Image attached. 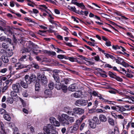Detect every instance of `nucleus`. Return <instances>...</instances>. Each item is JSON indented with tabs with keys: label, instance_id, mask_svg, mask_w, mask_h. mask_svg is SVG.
<instances>
[{
	"label": "nucleus",
	"instance_id": "obj_1",
	"mask_svg": "<svg viewBox=\"0 0 134 134\" xmlns=\"http://www.w3.org/2000/svg\"><path fill=\"white\" fill-rule=\"evenodd\" d=\"M44 134H58L56 127L53 124H48L43 127Z\"/></svg>",
	"mask_w": 134,
	"mask_h": 134
},
{
	"label": "nucleus",
	"instance_id": "obj_2",
	"mask_svg": "<svg viewBox=\"0 0 134 134\" xmlns=\"http://www.w3.org/2000/svg\"><path fill=\"white\" fill-rule=\"evenodd\" d=\"M69 116L65 114H63L61 116L58 117L59 120L62 122L63 125L65 126V125H69L70 124L69 122L67 120Z\"/></svg>",
	"mask_w": 134,
	"mask_h": 134
},
{
	"label": "nucleus",
	"instance_id": "obj_3",
	"mask_svg": "<svg viewBox=\"0 0 134 134\" xmlns=\"http://www.w3.org/2000/svg\"><path fill=\"white\" fill-rule=\"evenodd\" d=\"M36 76L33 74H31L30 76L28 75H26L25 76V79L26 82L27 83L29 84L36 81Z\"/></svg>",
	"mask_w": 134,
	"mask_h": 134
},
{
	"label": "nucleus",
	"instance_id": "obj_4",
	"mask_svg": "<svg viewBox=\"0 0 134 134\" xmlns=\"http://www.w3.org/2000/svg\"><path fill=\"white\" fill-rule=\"evenodd\" d=\"M12 88L14 91L11 92L10 94L12 96H14L13 94L14 92L17 93L19 92V90L21 88V87L19 83H16L12 85Z\"/></svg>",
	"mask_w": 134,
	"mask_h": 134
},
{
	"label": "nucleus",
	"instance_id": "obj_5",
	"mask_svg": "<svg viewBox=\"0 0 134 134\" xmlns=\"http://www.w3.org/2000/svg\"><path fill=\"white\" fill-rule=\"evenodd\" d=\"M87 103V101L83 99L77 100L75 103V105L79 107L85 106Z\"/></svg>",
	"mask_w": 134,
	"mask_h": 134
},
{
	"label": "nucleus",
	"instance_id": "obj_6",
	"mask_svg": "<svg viewBox=\"0 0 134 134\" xmlns=\"http://www.w3.org/2000/svg\"><path fill=\"white\" fill-rule=\"evenodd\" d=\"M79 126L77 124H75L73 126L69 127L68 128L69 132L71 133H74L77 131Z\"/></svg>",
	"mask_w": 134,
	"mask_h": 134
},
{
	"label": "nucleus",
	"instance_id": "obj_7",
	"mask_svg": "<svg viewBox=\"0 0 134 134\" xmlns=\"http://www.w3.org/2000/svg\"><path fill=\"white\" fill-rule=\"evenodd\" d=\"M73 110L75 113L78 114H81L84 112V110L83 109L79 108H74Z\"/></svg>",
	"mask_w": 134,
	"mask_h": 134
},
{
	"label": "nucleus",
	"instance_id": "obj_8",
	"mask_svg": "<svg viewBox=\"0 0 134 134\" xmlns=\"http://www.w3.org/2000/svg\"><path fill=\"white\" fill-rule=\"evenodd\" d=\"M38 8L42 12L45 11L46 13H47V10H49L47 7L44 4L39 5Z\"/></svg>",
	"mask_w": 134,
	"mask_h": 134
},
{
	"label": "nucleus",
	"instance_id": "obj_9",
	"mask_svg": "<svg viewBox=\"0 0 134 134\" xmlns=\"http://www.w3.org/2000/svg\"><path fill=\"white\" fill-rule=\"evenodd\" d=\"M78 88V87L75 84H72L69 86L68 88V90L71 91H76Z\"/></svg>",
	"mask_w": 134,
	"mask_h": 134
},
{
	"label": "nucleus",
	"instance_id": "obj_10",
	"mask_svg": "<svg viewBox=\"0 0 134 134\" xmlns=\"http://www.w3.org/2000/svg\"><path fill=\"white\" fill-rule=\"evenodd\" d=\"M78 58H77L71 57H68V58H66V59H68L72 62H76L79 64H81V62L78 60Z\"/></svg>",
	"mask_w": 134,
	"mask_h": 134
},
{
	"label": "nucleus",
	"instance_id": "obj_11",
	"mask_svg": "<svg viewBox=\"0 0 134 134\" xmlns=\"http://www.w3.org/2000/svg\"><path fill=\"white\" fill-rule=\"evenodd\" d=\"M82 95V92L80 91H79L74 93L73 96L75 97L79 98Z\"/></svg>",
	"mask_w": 134,
	"mask_h": 134
},
{
	"label": "nucleus",
	"instance_id": "obj_12",
	"mask_svg": "<svg viewBox=\"0 0 134 134\" xmlns=\"http://www.w3.org/2000/svg\"><path fill=\"white\" fill-rule=\"evenodd\" d=\"M16 70H19L21 69L24 68V65H23L19 63H16L14 66Z\"/></svg>",
	"mask_w": 134,
	"mask_h": 134
},
{
	"label": "nucleus",
	"instance_id": "obj_13",
	"mask_svg": "<svg viewBox=\"0 0 134 134\" xmlns=\"http://www.w3.org/2000/svg\"><path fill=\"white\" fill-rule=\"evenodd\" d=\"M99 119L100 121L103 122H106L107 120V118L104 115L101 114L99 116Z\"/></svg>",
	"mask_w": 134,
	"mask_h": 134
},
{
	"label": "nucleus",
	"instance_id": "obj_14",
	"mask_svg": "<svg viewBox=\"0 0 134 134\" xmlns=\"http://www.w3.org/2000/svg\"><path fill=\"white\" fill-rule=\"evenodd\" d=\"M76 13L81 15H85L86 16H87L88 14V12L87 11H83L82 10L80 11L77 10Z\"/></svg>",
	"mask_w": 134,
	"mask_h": 134
},
{
	"label": "nucleus",
	"instance_id": "obj_15",
	"mask_svg": "<svg viewBox=\"0 0 134 134\" xmlns=\"http://www.w3.org/2000/svg\"><path fill=\"white\" fill-rule=\"evenodd\" d=\"M41 81L42 83L44 84H45L47 83V79L44 75L41 76Z\"/></svg>",
	"mask_w": 134,
	"mask_h": 134
},
{
	"label": "nucleus",
	"instance_id": "obj_16",
	"mask_svg": "<svg viewBox=\"0 0 134 134\" xmlns=\"http://www.w3.org/2000/svg\"><path fill=\"white\" fill-rule=\"evenodd\" d=\"M88 121L89 122V125L90 127L93 129L95 128L96 126V123L93 122V121L91 120L90 119Z\"/></svg>",
	"mask_w": 134,
	"mask_h": 134
},
{
	"label": "nucleus",
	"instance_id": "obj_17",
	"mask_svg": "<svg viewBox=\"0 0 134 134\" xmlns=\"http://www.w3.org/2000/svg\"><path fill=\"white\" fill-rule=\"evenodd\" d=\"M116 111H120L122 112L126 110V109L124 108L122 106H117Z\"/></svg>",
	"mask_w": 134,
	"mask_h": 134
},
{
	"label": "nucleus",
	"instance_id": "obj_18",
	"mask_svg": "<svg viewBox=\"0 0 134 134\" xmlns=\"http://www.w3.org/2000/svg\"><path fill=\"white\" fill-rule=\"evenodd\" d=\"M53 76H57L58 75H59L60 73H63L62 71L58 70H54L53 71Z\"/></svg>",
	"mask_w": 134,
	"mask_h": 134
},
{
	"label": "nucleus",
	"instance_id": "obj_19",
	"mask_svg": "<svg viewBox=\"0 0 134 134\" xmlns=\"http://www.w3.org/2000/svg\"><path fill=\"white\" fill-rule=\"evenodd\" d=\"M29 84L26 83L25 82H24L23 81H21L20 82V84L21 86L23 87L24 88H27L28 87V84Z\"/></svg>",
	"mask_w": 134,
	"mask_h": 134
},
{
	"label": "nucleus",
	"instance_id": "obj_20",
	"mask_svg": "<svg viewBox=\"0 0 134 134\" xmlns=\"http://www.w3.org/2000/svg\"><path fill=\"white\" fill-rule=\"evenodd\" d=\"M31 64L30 65H31L32 66L34 67L35 68L38 69L39 68V66L35 62L33 61L31 63Z\"/></svg>",
	"mask_w": 134,
	"mask_h": 134
},
{
	"label": "nucleus",
	"instance_id": "obj_21",
	"mask_svg": "<svg viewBox=\"0 0 134 134\" xmlns=\"http://www.w3.org/2000/svg\"><path fill=\"white\" fill-rule=\"evenodd\" d=\"M62 84H61L60 82L56 83L55 85V88L58 90H60L62 88Z\"/></svg>",
	"mask_w": 134,
	"mask_h": 134
},
{
	"label": "nucleus",
	"instance_id": "obj_22",
	"mask_svg": "<svg viewBox=\"0 0 134 134\" xmlns=\"http://www.w3.org/2000/svg\"><path fill=\"white\" fill-rule=\"evenodd\" d=\"M46 53L49 55L53 56L56 55V53L52 51H47Z\"/></svg>",
	"mask_w": 134,
	"mask_h": 134
},
{
	"label": "nucleus",
	"instance_id": "obj_23",
	"mask_svg": "<svg viewBox=\"0 0 134 134\" xmlns=\"http://www.w3.org/2000/svg\"><path fill=\"white\" fill-rule=\"evenodd\" d=\"M68 8L70 10L76 13L77 10H76V9L75 7H72L69 5L68 6Z\"/></svg>",
	"mask_w": 134,
	"mask_h": 134
},
{
	"label": "nucleus",
	"instance_id": "obj_24",
	"mask_svg": "<svg viewBox=\"0 0 134 134\" xmlns=\"http://www.w3.org/2000/svg\"><path fill=\"white\" fill-rule=\"evenodd\" d=\"M2 59L3 62L4 63H7L9 62V59L7 56H2Z\"/></svg>",
	"mask_w": 134,
	"mask_h": 134
},
{
	"label": "nucleus",
	"instance_id": "obj_25",
	"mask_svg": "<svg viewBox=\"0 0 134 134\" xmlns=\"http://www.w3.org/2000/svg\"><path fill=\"white\" fill-rule=\"evenodd\" d=\"M108 121L110 124L112 126L114 125V121L112 118H108Z\"/></svg>",
	"mask_w": 134,
	"mask_h": 134
},
{
	"label": "nucleus",
	"instance_id": "obj_26",
	"mask_svg": "<svg viewBox=\"0 0 134 134\" xmlns=\"http://www.w3.org/2000/svg\"><path fill=\"white\" fill-rule=\"evenodd\" d=\"M76 5L80 8L82 9H86L85 7L82 3H78Z\"/></svg>",
	"mask_w": 134,
	"mask_h": 134
},
{
	"label": "nucleus",
	"instance_id": "obj_27",
	"mask_svg": "<svg viewBox=\"0 0 134 134\" xmlns=\"http://www.w3.org/2000/svg\"><path fill=\"white\" fill-rule=\"evenodd\" d=\"M85 60L87 62V63H86L85 64L87 65H93L95 64V63L92 61L89 60V59L87 58V59H86Z\"/></svg>",
	"mask_w": 134,
	"mask_h": 134
},
{
	"label": "nucleus",
	"instance_id": "obj_28",
	"mask_svg": "<svg viewBox=\"0 0 134 134\" xmlns=\"http://www.w3.org/2000/svg\"><path fill=\"white\" fill-rule=\"evenodd\" d=\"M4 118L8 121H9L11 119V117L10 115L6 114L3 115Z\"/></svg>",
	"mask_w": 134,
	"mask_h": 134
},
{
	"label": "nucleus",
	"instance_id": "obj_29",
	"mask_svg": "<svg viewBox=\"0 0 134 134\" xmlns=\"http://www.w3.org/2000/svg\"><path fill=\"white\" fill-rule=\"evenodd\" d=\"M24 66L25 67L24 68H26L23 70V72H26L27 71L31 68V65H29L27 66Z\"/></svg>",
	"mask_w": 134,
	"mask_h": 134
},
{
	"label": "nucleus",
	"instance_id": "obj_30",
	"mask_svg": "<svg viewBox=\"0 0 134 134\" xmlns=\"http://www.w3.org/2000/svg\"><path fill=\"white\" fill-rule=\"evenodd\" d=\"M108 75L110 77L114 79L116 75V74L110 71L109 72Z\"/></svg>",
	"mask_w": 134,
	"mask_h": 134
},
{
	"label": "nucleus",
	"instance_id": "obj_31",
	"mask_svg": "<svg viewBox=\"0 0 134 134\" xmlns=\"http://www.w3.org/2000/svg\"><path fill=\"white\" fill-rule=\"evenodd\" d=\"M61 89L64 92H66L68 89L67 87L65 85L63 84Z\"/></svg>",
	"mask_w": 134,
	"mask_h": 134
},
{
	"label": "nucleus",
	"instance_id": "obj_32",
	"mask_svg": "<svg viewBox=\"0 0 134 134\" xmlns=\"http://www.w3.org/2000/svg\"><path fill=\"white\" fill-rule=\"evenodd\" d=\"M104 55L107 58H110L113 60L115 59V58L114 56L108 54L104 53Z\"/></svg>",
	"mask_w": 134,
	"mask_h": 134
},
{
	"label": "nucleus",
	"instance_id": "obj_33",
	"mask_svg": "<svg viewBox=\"0 0 134 134\" xmlns=\"http://www.w3.org/2000/svg\"><path fill=\"white\" fill-rule=\"evenodd\" d=\"M53 77L56 82L57 83L60 82L61 81V79H60L59 77L58 76H53Z\"/></svg>",
	"mask_w": 134,
	"mask_h": 134
},
{
	"label": "nucleus",
	"instance_id": "obj_34",
	"mask_svg": "<svg viewBox=\"0 0 134 134\" xmlns=\"http://www.w3.org/2000/svg\"><path fill=\"white\" fill-rule=\"evenodd\" d=\"M94 59L97 62L99 61L101 62L102 63L103 62L100 59L98 55H97L96 56H94Z\"/></svg>",
	"mask_w": 134,
	"mask_h": 134
},
{
	"label": "nucleus",
	"instance_id": "obj_35",
	"mask_svg": "<svg viewBox=\"0 0 134 134\" xmlns=\"http://www.w3.org/2000/svg\"><path fill=\"white\" fill-rule=\"evenodd\" d=\"M40 85L37 82L35 85V90L36 91H38L40 89Z\"/></svg>",
	"mask_w": 134,
	"mask_h": 134
},
{
	"label": "nucleus",
	"instance_id": "obj_36",
	"mask_svg": "<svg viewBox=\"0 0 134 134\" xmlns=\"http://www.w3.org/2000/svg\"><path fill=\"white\" fill-rule=\"evenodd\" d=\"M49 121L51 124H53L56 121V119L53 117H52L49 118Z\"/></svg>",
	"mask_w": 134,
	"mask_h": 134
},
{
	"label": "nucleus",
	"instance_id": "obj_37",
	"mask_svg": "<svg viewBox=\"0 0 134 134\" xmlns=\"http://www.w3.org/2000/svg\"><path fill=\"white\" fill-rule=\"evenodd\" d=\"M54 86V84L53 83L51 82H50L48 85V87L51 90H52Z\"/></svg>",
	"mask_w": 134,
	"mask_h": 134
},
{
	"label": "nucleus",
	"instance_id": "obj_38",
	"mask_svg": "<svg viewBox=\"0 0 134 134\" xmlns=\"http://www.w3.org/2000/svg\"><path fill=\"white\" fill-rule=\"evenodd\" d=\"M7 112L6 110L2 108L0 109V114L4 115L6 114Z\"/></svg>",
	"mask_w": 134,
	"mask_h": 134
},
{
	"label": "nucleus",
	"instance_id": "obj_39",
	"mask_svg": "<svg viewBox=\"0 0 134 134\" xmlns=\"http://www.w3.org/2000/svg\"><path fill=\"white\" fill-rule=\"evenodd\" d=\"M90 120H91L93 121V122H95L96 123L98 121H99L98 118L96 116H94L92 119H91Z\"/></svg>",
	"mask_w": 134,
	"mask_h": 134
},
{
	"label": "nucleus",
	"instance_id": "obj_40",
	"mask_svg": "<svg viewBox=\"0 0 134 134\" xmlns=\"http://www.w3.org/2000/svg\"><path fill=\"white\" fill-rule=\"evenodd\" d=\"M25 20L27 22H31L32 23H34V21H32V19L30 18L27 17H26L24 18Z\"/></svg>",
	"mask_w": 134,
	"mask_h": 134
},
{
	"label": "nucleus",
	"instance_id": "obj_41",
	"mask_svg": "<svg viewBox=\"0 0 134 134\" xmlns=\"http://www.w3.org/2000/svg\"><path fill=\"white\" fill-rule=\"evenodd\" d=\"M67 120L69 121H69L71 123H72L75 120L73 117H69V116L68 118V119H67Z\"/></svg>",
	"mask_w": 134,
	"mask_h": 134
},
{
	"label": "nucleus",
	"instance_id": "obj_42",
	"mask_svg": "<svg viewBox=\"0 0 134 134\" xmlns=\"http://www.w3.org/2000/svg\"><path fill=\"white\" fill-rule=\"evenodd\" d=\"M8 88V86L6 85L4 87H3L2 88V90H1L2 92V93H4L5 92V91L7 90Z\"/></svg>",
	"mask_w": 134,
	"mask_h": 134
},
{
	"label": "nucleus",
	"instance_id": "obj_43",
	"mask_svg": "<svg viewBox=\"0 0 134 134\" xmlns=\"http://www.w3.org/2000/svg\"><path fill=\"white\" fill-rule=\"evenodd\" d=\"M121 17L122 18V20L126 23H127V21H128V18L126 17L125 16H122L121 15H120Z\"/></svg>",
	"mask_w": 134,
	"mask_h": 134
},
{
	"label": "nucleus",
	"instance_id": "obj_44",
	"mask_svg": "<svg viewBox=\"0 0 134 134\" xmlns=\"http://www.w3.org/2000/svg\"><path fill=\"white\" fill-rule=\"evenodd\" d=\"M6 102L8 103L12 104L13 102V99L10 97H9L7 98Z\"/></svg>",
	"mask_w": 134,
	"mask_h": 134
},
{
	"label": "nucleus",
	"instance_id": "obj_45",
	"mask_svg": "<svg viewBox=\"0 0 134 134\" xmlns=\"http://www.w3.org/2000/svg\"><path fill=\"white\" fill-rule=\"evenodd\" d=\"M69 81V79L66 78H64L63 80L61 81V82H64L66 84H68Z\"/></svg>",
	"mask_w": 134,
	"mask_h": 134
},
{
	"label": "nucleus",
	"instance_id": "obj_46",
	"mask_svg": "<svg viewBox=\"0 0 134 134\" xmlns=\"http://www.w3.org/2000/svg\"><path fill=\"white\" fill-rule=\"evenodd\" d=\"M7 28L8 29L7 31V32H8L9 34L12 35L13 33L11 30V29H12V28L9 26H7Z\"/></svg>",
	"mask_w": 134,
	"mask_h": 134
},
{
	"label": "nucleus",
	"instance_id": "obj_47",
	"mask_svg": "<svg viewBox=\"0 0 134 134\" xmlns=\"http://www.w3.org/2000/svg\"><path fill=\"white\" fill-rule=\"evenodd\" d=\"M104 102H107L109 104H111L113 105H114L115 103V102L109 101L108 100L106 99L105 100Z\"/></svg>",
	"mask_w": 134,
	"mask_h": 134
},
{
	"label": "nucleus",
	"instance_id": "obj_48",
	"mask_svg": "<svg viewBox=\"0 0 134 134\" xmlns=\"http://www.w3.org/2000/svg\"><path fill=\"white\" fill-rule=\"evenodd\" d=\"M120 64L121 65L125 67H127L129 66L128 64L125 62L124 61H122L121 63Z\"/></svg>",
	"mask_w": 134,
	"mask_h": 134
},
{
	"label": "nucleus",
	"instance_id": "obj_49",
	"mask_svg": "<svg viewBox=\"0 0 134 134\" xmlns=\"http://www.w3.org/2000/svg\"><path fill=\"white\" fill-rule=\"evenodd\" d=\"M54 126H55L57 127H59L60 125V123L57 121V120L54 122V123L53 124V125Z\"/></svg>",
	"mask_w": 134,
	"mask_h": 134
},
{
	"label": "nucleus",
	"instance_id": "obj_50",
	"mask_svg": "<svg viewBox=\"0 0 134 134\" xmlns=\"http://www.w3.org/2000/svg\"><path fill=\"white\" fill-rule=\"evenodd\" d=\"M97 96L99 97L100 100L103 101V102H104L105 99L103 97H102V96L101 94H99Z\"/></svg>",
	"mask_w": 134,
	"mask_h": 134
},
{
	"label": "nucleus",
	"instance_id": "obj_51",
	"mask_svg": "<svg viewBox=\"0 0 134 134\" xmlns=\"http://www.w3.org/2000/svg\"><path fill=\"white\" fill-rule=\"evenodd\" d=\"M78 57L80 58H78V59H79L81 60H84L85 61L86 60V59H87V58L85 57L82 55H79L78 56Z\"/></svg>",
	"mask_w": 134,
	"mask_h": 134
},
{
	"label": "nucleus",
	"instance_id": "obj_52",
	"mask_svg": "<svg viewBox=\"0 0 134 134\" xmlns=\"http://www.w3.org/2000/svg\"><path fill=\"white\" fill-rule=\"evenodd\" d=\"M57 57L60 59H63V58H65L66 59V56L63 55H59L57 56Z\"/></svg>",
	"mask_w": 134,
	"mask_h": 134
},
{
	"label": "nucleus",
	"instance_id": "obj_53",
	"mask_svg": "<svg viewBox=\"0 0 134 134\" xmlns=\"http://www.w3.org/2000/svg\"><path fill=\"white\" fill-rule=\"evenodd\" d=\"M114 79L117 81L120 82L122 81L123 80L121 78H120V77L118 76H117L116 75Z\"/></svg>",
	"mask_w": 134,
	"mask_h": 134
},
{
	"label": "nucleus",
	"instance_id": "obj_54",
	"mask_svg": "<svg viewBox=\"0 0 134 134\" xmlns=\"http://www.w3.org/2000/svg\"><path fill=\"white\" fill-rule=\"evenodd\" d=\"M0 132L2 134H6L5 132L4 128L2 126H1V129H0Z\"/></svg>",
	"mask_w": 134,
	"mask_h": 134
},
{
	"label": "nucleus",
	"instance_id": "obj_55",
	"mask_svg": "<svg viewBox=\"0 0 134 134\" xmlns=\"http://www.w3.org/2000/svg\"><path fill=\"white\" fill-rule=\"evenodd\" d=\"M2 47L4 48H7L8 47V44L6 43H3L2 44Z\"/></svg>",
	"mask_w": 134,
	"mask_h": 134
},
{
	"label": "nucleus",
	"instance_id": "obj_56",
	"mask_svg": "<svg viewBox=\"0 0 134 134\" xmlns=\"http://www.w3.org/2000/svg\"><path fill=\"white\" fill-rule=\"evenodd\" d=\"M27 56L26 55L22 56L19 59V61H24V59H26V58Z\"/></svg>",
	"mask_w": 134,
	"mask_h": 134
},
{
	"label": "nucleus",
	"instance_id": "obj_57",
	"mask_svg": "<svg viewBox=\"0 0 134 134\" xmlns=\"http://www.w3.org/2000/svg\"><path fill=\"white\" fill-rule=\"evenodd\" d=\"M64 110L67 113V112L70 111L71 110V108L68 107H65L64 108Z\"/></svg>",
	"mask_w": 134,
	"mask_h": 134
},
{
	"label": "nucleus",
	"instance_id": "obj_58",
	"mask_svg": "<svg viewBox=\"0 0 134 134\" xmlns=\"http://www.w3.org/2000/svg\"><path fill=\"white\" fill-rule=\"evenodd\" d=\"M51 91L49 90H46L44 91V93L46 95H49L51 93Z\"/></svg>",
	"mask_w": 134,
	"mask_h": 134
},
{
	"label": "nucleus",
	"instance_id": "obj_59",
	"mask_svg": "<svg viewBox=\"0 0 134 134\" xmlns=\"http://www.w3.org/2000/svg\"><path fill=\"white\" fill-rule=\"evenodd\" d=\"M111 115L115 119H117V115L115 113H114L113 111L111 112Z\"/></svg>",
	"mask_w": 134,
	"mask_h": 134
},
{
	"label": "nucleus",
	"instance_id": "obj_60",
	"mask_svg": "<svg viewBox=\"0 0 134 134\" xmlns=\"http://www.w3.org/2000/svg\"><path fill=\"white\" fill-rule=\"evenodd\" d=\"M114 134H119V132L118 129L116 128H115L114 131Z\"/></svg>",
	"mask_w": 134,
	"mask_h": 134
},
{
	"label": "nucleus",
	"instance_id": "obj_61",
	"mask_svg": "<svg viewBox=\"0 0 134 134\" xmlns=\"http://www.w3.org/2000/svg\"><path fill=\"white\" fill-rule=\"evenodd\" d=\"M105 44L107 46H111V42L110 41L108 40L106 41Z\"/></svg>",
	"mask_w": 134,
	"mask_h": 134
},
{
	"label": "nucleus",
	"instance_id": "obj_62",
	"mask_svg": "<svg viewBox=\"0 0 134 134\" xmlns=\"http://www.w3.org/2000/svg\"><path fill=\"white\" fill-rule=\"evenodd\" d=\"M126 74V76L129 78H132L133 77V75H132L131 74L128 73L126 72L125 73Z\"/></svg>",
	"mask_w": 134,
	"mask_h": 134
},
{
	"label": "nucleus",
	"instance_id": "obj_63",
	"mask_svg": "<svg viewBox=\"0 0 134 134\" xmlns=\"http://www.w3.org/2000/svg\"><path fill=\"white\" fill-rule=\"evenodd\" d=\"M85 124L84 123H82L80 127V130H82L83 129L85 126Z\"/></svg>",
	"mask_w": 134,
	"mask_h": 134
},
{
	"label": "nucleus",
	"instance_id": "obj_64",
	"mask_svg": "<svg viewBox=\"0 0 134 134\" xmlns=\"http://www.w3.org/2000/svg\"><path fill=\"white\" fill-rule=\"evenodd\" d=\"M127 35L128 36L131 38H133L134 37V36L131 33L127 32Z\"/></svg>",
	"mask_w": 134,
	"mask_h": 134
}]
</instances>
